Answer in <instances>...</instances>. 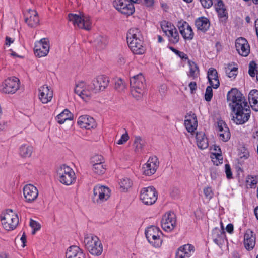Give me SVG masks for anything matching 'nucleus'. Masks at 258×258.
Instances as JSON below:
<instances>
[{"instance_id": "obj_6", "label": "nucleus", "mask_w": 258, "mask_h": 258, "mask_svg": "<svg viewBox=\"0 0 258 258\" xmlns=\"http://www.w3.org/2000/svg\"><path fill=\"white\" fill-rule=\"evenodd\" d=\"M0 219L3 227L7 231L15 229L19 223L18 215L12 210H7L3 212Z\"/></svg>"}, {"instance_id": "obj_16", "label": "nucleus", "mask_w": 258, "mask_h": 258, "mask_svg": "<svg viewBox=\"0 0 258 258\" xmlns=\"http://www.w3.org/2000/svg\"><path fill=\"white\" fill-rule=\"evenodd\" d=\"M159 165V162L157 157H150L147 162L143 165V174L148 176L154 174L158 169Z\"/></svg>"}, {"instance_id": "obj_2", "label": "nucleus", "mask_w": 258, "mask_h": 258, "mask_svg": "<svg viewBox=\"0 0 258 258\" xmlns=\"http://www.w3.org/2000/svg\"><path fill=\"white\" fill-rule=\"evenodd\" d=\"M126 39L128 45L134 54L141 55L145 52L142 35L138 29H130L127 33Z\"/></svg>"}, {"instance_id": "obj_53", "label": "nucleus", "mask_w": 258, "mask_h": 258, "mask_svg": "<svg viewBox=\"0 0 258 258\" xmlns=\"http://www.w3.org/2000/svg\"><path fill=\"white\" fill-rule=\"evenodd\" d=\"M225 173L227 178L230 179L232 177V173L231 171L230 166L228 164H225Z\"/></svg>"}, {"instance_id": "obj_41", "label": "nucleus", "mask_w": 258, "mask_h": 258, "mask_svg": "<svg viewBox=\"0 0 258 258\" xmlns=\"http://www.w3.org/2000/svg\"><path fill=\"white\" fill-rule=\"evenodd\" d=\"M91 164H92V166L104 164V159L101 155H95L91 159Z\"/></svg>"}, {"instance_id": "obj_63", "label": "nucleus", "mask_w": 258, "mask_h": 258, "mask_svg": "<svg viewBox=\"0 0 258 258\" xmlns=\"http://www.w3.org/2000/svg\"><path fill=\"white\" fill-rule=\"evenodd\" d=\"M126 62V59L124 57L122 56H120L118 59V62L120 64L122 65L125 64Z\"/></svg>"}, {"instance_id": "obj_25", "label": "nucleus", "mask_w": 258, "mask_h": 258, "mask_svg": "<svg viewBox=\"0 0 258 258\" xmlns=\"http://www.w3.org/2000/svg\"><path fill=\"white\" fill-rule=\"evenodd\" d=\"M26 23L31 27L37 26L39 22L37 13L35 10H29L25 14Z\"/></svg>"}, {"instance_id": "obj_58", "label": "nucleus", "mask_w": 258, "mask_h": 258, "mask_svg": "<svg viewBox=\"0 0 258 258\" xmlns=\"http://www.w3.org/2000/svg\"><path fill=\"white\" fill-rule=\"evenodd\" d=\"M225 8V7H224V4L222 2V1L221 0H218L217 4L216 6V10H217L220 9L221 8L222 9V8Z\"/></svg>"}, {"instance_id": "obj_46", "label": "nucleus", "mask_w": 258, "mask_h": 258, "mask_svg": "<svg viewBox=\"0 0 258 258\" xmlns=\"http://www.w3.org/2000/svg\"><path fill=\"white\" fill-rule=\"evenodd\" d=\"M212 86H208L206 89L205 99L207 101H210L213 96Z\"/></svg>"}, {"instance_id": "obj_17", "label": "nucleus", "mask_w": 258, "mask_h": 258, "mask_svg": "<svg viewBox=\"0 0 258 258\" xmlns=\"http://www.w3.org/2000/svg\"><path fill=\"white\" fill-rule=\"evenodd\" d=\"M178 27L182 37L185 40H191L194 37V33L189 24L184 21L178 23Z\"/></svg>"}, {"instance_id": "obj_11", "label": "nucleus", "mask_w": 258, "mask_h": 258, "mask_svg": "<svg viewBox=\"0 0 258 258\" xmlns=\"http://www.w3.org/2000/svg\"><path fill=\"white\" fill-rule=\"evenodd\" d=\"M110 196V189L105 186L97 185L93 189V200L97 204L102 203L107 201Z\"/></svg>"}, {"instance_id": "obj_42", "label": "nucleus", "mask_w": 258, "mask_h": 258, "mask_svg": "<svg viewBox=\"0 0 258 258\" xmlns=\"http://www.w3.org/2000/svg\"><path fill=\"white\" fill-rule=\"evenodd\" d=\"M212 161L216 165H218L223 162V157L220 153L215 152L211 156Z\"/></svg>"}, {"instance_id": "obj_32", "label": "nucleus", "mask_w": 258, "mask_h": 258, "mask_svg": "<svg viewBox=\"0 0 258 258\" xmlns=\"http://www.w3.org/2000/svg\"><path fill=\"white\" fill-rule=\"evenodd\" d=\"M195 25L197 28L202 32L206 31L210 25L209 20L204 17L198 18L195 21Z\"/></svg>"}, {"instance_id": "obj_13", "label": "nucleus", "mask_w": 258, "mask_h": 258, "mask_svg": "<svg viewBox=\"0 0 258 258\" xmlns=\"http://www.w3.org/2000/svg\"><path fill=\"white\" fill-rule=\"evenodd\" d=\"M161 223L162 228L164 231H172L176 226V218L175 214L171 212L166 213L163 216Z\"/></svg>"}, {"instance_id": "obj_29", "label": "nucleus", "mask_w": 258, "mask_h": 258, "mask_svg": "<svg viewBox=\"0 0 258 258\" xmlns=\"http://www.w3.org/2000/svg\"><path fill=\"white\" fill-rule=\"evenodd\" d=\"M66 258H85V255L79 247L71 246L66 252Z\"/></svg>"}, {"instance_id": "obj_40", "label": "nucleus", "mask_w": 258, "mask_h": 258, "mask_svg": "<svg viewBox=\"0 0 258 258\" xmlns=\"http://www.w3.org/2000/svg\"><path fill=\"white\" fill-rule=\"evenodd\" d=\"M258 183V177L256 176H248L246 178L247 185L250 188H253Z\"/></svg>"}, {"instance_id": "obj_22", "label": "nucleus", "mask_w": 258, "mask_h": 258, "mask_svg": "<svg viewBox=\"0 0 258 258\" xmlns=\"http://www.w3.org/2000/svg\"><path fill=\"white\" fill-rule=\"evenodd\" d=\"M235 47L238 53L241 56H247L250 52V46L247 41L244 38L236 39Z\"/></svg>"}, {"instance_id": "obj_31", "label": "nucleus", "mask_w": 258, "mask_h": 258, "mask_svg": "<svg viewBox=\"0 0 258 258\" xmlns=\"http://www.w3.org/2000/svg\"><path fill=\"white\" fill-rule=\"evenodd\" d=\"M196 138L197 144L199 148L203 150L208 147V139L205 137L204 133L202 132L197 133Z\"/></svg>"}, {"instance_id": "obj_45", "label": "nucleus", "mask_w": 258, "mask_h": 258, "mask_svg": "<svg viewBox=\"0 0 258 258\" xmlns=\"http://www.w3.org/2000/svg\"><path fill=\"white\" fill-rule=\"evenodd\" d=\"M170 42L173 44H176L178 42L179 40V36L177 30H175L173 32L172 34L168 37Z\"/></svg>"}, {"instance_id": "obj_9", "label": "nucleus", "mask_w": 258, "mask_h": 258, "mask_svg": "<svg viewBox=\"0 0 258 258\" xmlns=\"http://www.w3.org/2000/svg\"><path fill=\"white\" fill-rule=\"evenodd\" d=\"M157 192L153 186H149L141 189L140 198L142 202L147 205H151L157 199Z\"/></svg>"}, {"instance_id": "obj_57", "label": "nucleus", "mask_w": 258, "mask_h": 258, "mask_svg": "<svg viewBox=\"0 0 258 258\" xmlns=\"http://www.w3.org/2000/svg\"><path fill=\"white\" fill-rule=\"evenodd\" d=\"M140 2L143 3L147 7H151L154 4L153 0H140Z\"/></svg>"}, {"instance_id": "obj_35", "label": "nucleus", "mask_w": 258, "mask_h": 258, "mask_svg": "<svg viewBox=\"0 0 258 258\" xmlns=\"http://www.w3.org/2000/svg\"><path fill=\"white\" fill-rule=\"evenodd\" d=\"M73 118V115L67 109H64L56 117L57 122L60 124H63L67 120H71Z\"/></svg>"}, {"instance_id": "obj_1", "label": "nucleus", "mask_w": 258, "mask_h": 258, "mask_svg": "<svg viewBox=\"0 0 258 258\" xmlns=\"http://www.w3.org/2000/svg\"><path fill=\"white\" fill-rule=\"evenodd\" d=\"M227 100L233 111L234 121L237 124L246 122L250 117V110L248 103L236 89H232L227 94Z\"/></svg>"}, {"instance_id": "obj_50", "label": "nucleus", "mask_w": 258, "mask_h": 258, "mask_svg": "<svg viewBox=\"0 0 258 258\" xmlns=\"http://www.w3.org/2000/svg\"><path fill=\"white\" fill-rule=\"evenodd\" d=\"M255 68H256V63L253 61L250 62L249 63V70H248V73L250 76H251V77L254 76Z\"/></svg>"}, {"instance_id": "obj_54", "label": "nucleus", "mask_w": 258, "mask_h": 258, "mask_svg": "<svg viewBox=\"0 0 258 258\" xmlns=\"http://www.w3.org/2000/svg\"><path fill=\"white\" fill-rule=\"evenodd\" d=\"M97 42L99 44L100 42V48H103L106 45V40L105 38L99 37L97 40Z\"/></svg>"}, {"instance_id": "obj_18", "label": "nucleus", "mask_w": 258, "mask_h": 258, "mask_svg": "<svg viewBox=\"0 0 258 258\" xmlns=\"http://www.w3.org/2000/svg\"><path fill=\"white\" fill-rule=\"evenodd\" d=\"M23 195L27 202L32 203L38 197V190L33 185L27 184L23 187Z\"/></svg>"}, {"instance_id": "obj_3", "label": "nucleus", "mask_w": 258, "mask_h": 258, "mask_svg": "<svg viewBox=\"0 0 258 258\" xmlns=\"http://www.w3.org/2000/svg\"><path fill=\"white\" fill-rule=\"evenodd\" d=\"M84 244L85 248L93 255L99 256L103 252V245L99 238L92 234H86L84 237Z\"/></svg>"}, {"instance_id": "obj_60", "label": "nucleus", "mask_w": 258, "mask_h": 258, "mask_svg": "<svg viewBox=\"0 0 258 258\" xmlns=\"http://www.w3.org/2000/svg\"><path fill=\"white\" fill-rule=\"evenodd\" d=\"M226 231L229 233H232L233 231V225L232 224H228L226 227Z\"/></svg>"}, {"instance_id": "obj_8", "label": "nucleus", "mask_w": 258, "mask_h": 258, "mask_svg": "<svg viewBox=\"0 0 258 258\" xmlns=\"http://www.w3.org/2000/svg\"><path fill=\"white\" fill-rule=\"evenodd\" d=\"M145 233L148 242L154 247L157 248L161 246L162 243L161 238L162 232L159 228L151 226L146 229Z\"/></svg>"}, {"instance_id": "obj_26", "label": "nucleus", "mask_w": 258, "mask_h": 258, "mask_svg": "<svg viewBox=\"0 0 258 258\" xmlns=\"http://www.w3.org/2000/svg\"><path fill=\"white\" fill-rule=\"evenodd\" d=\"M77 123L81 128L90 129L96 126L94 119L88 115H82L78 118Z\"/></svg>"}, {"instance_id": "obj_47", "label": "nucleus", "mask_w": 258, "mask_h": 258, "mask_svg": "<svg viewBox=\"0 0 258 258\" xmlns=\"http://www.w3.org/2000/svg\"><path fill=\"white\" fill-rule=\"evenodd\" d=\"M30 226L33 230L32 232V234H34L36 231H38L40 229V224L36 221L32 219H31L30 222Z\"/></svg>"}, {"instance_id": "obj_49", "label": "nucleus", "mask_w": 258, "mask_h": 258, "mask_svg": "<svg viewBox=\"0 0 258 258\" xmlns=\"http://www.w3.org/2000/svg\"><path fill=\"white\" fill-rule=\"evenodd\" d=\"M204 194L206 199L210 200L213 196L214 194L210 187H207L204 189Z\"/></svg>"}, {"instance_id": "obj_27", "label": "nucleus", "mask_w": 258, "mask_h": 258, "mask_svg": "<svg viewBox=\"0 0 258 258\" xmlns=\"http://www.w3.org/2000/svg\"><path fill=\"white\" fill-rule=\"evenodd\" d=\"M221 229L215 228L212 231V239L216 244L222 245L225 237L223 223L221 222Z\"/></svg>"}, {"instance_id": "obj_20", "label": "nucleus", "mask_w": 258, "mask_h": 258, "mask_svg": "<svg viewBox=\"0 0 258 258\" xmlns=\"http://www.w3.org/2000/svg\"><path fill=\"white\" fill-rule=\"evenodd\" d=\"M216 131L220 140L227 142L230 139V133L229 129L223 120H220L217 121Z\"/></svg>"}, {"instance_id": "obj_43", "label": "nucleus", "mask_w": 258, "mask_h": 258, "mask_svg": "<svg viewBox=\"0 0 258 258\" xmlns=\"http://www.w3.org/2000/svg\"><path fill=\"white\" fill-rule=\"evenodd\" d=\"M160 26L163 32L166 34L170 29L173 28L174 25L168 21H162L161 22Z\"/></svg>"}, {"instance_id": "obj_23", "label": "nucleus", "mask_w": 258, "mask_h": 258, "mask_svg": "<svg viewBox=\"0 0 258 258\" xmlns=\"http://www.w3.org/2000/svg\"><path fill=\"white\" fill-rule=\"evenodd\" d=\"M184 125L187 131L193 134L198 126V121L196 114L192 112L187 113L185 117Z\"/></svg>"}, {"instance_id": "obj_62", "label": "nucleus", "mask_w": 258, "mask_h": 258, "mask_svg": "<svg viewBox=\"0 0 258 258\" xmlns=\"http://www.w3.org/2000/svg\"><path fill=\"white\" fill-rule=\"evenodd\" d=\"M189 87L192 92L194 90H195L197 88V84L195 82H191L189 84Z\"/></svg>"}, {"instance_id": "obj_64", "label": "nucleus", "mask_w": 258, "mask_h": 258, "mask_svg": "<svg viewBox=\"0 0 258 258\" xmlns=\"http://www.w3.org/2000/svg\"><path fill=\"white\" fill-rule=\"evenodd\" d=\"M177 29L175 28V27L174 26H173V28H171V29H170V30L168 32V33H167L166 34H165V35L168 37L169 36H170V35H171V34H172L173 32H174L175 30H176Z\"/></svg>"}, {"instance_id": "obj_38", "label": "nucleus", "mask_w": 258, "mask_h": 258, "mask_svg": "<svg viewBox=\"0 0 258 258\" xmlns=\"http://www.w3.org/2000/svg\"><path fill=\"white\" fill-rule=\"evenodd\" d=\"M189 71L188 72V75L189 77L192 78L197 77L199 74V70L197 65L194 63H189Z\"/></svg>"}, {"instance_id": "obj_48", "label": "nucleus", "mask_w": 258, "mask_h": 258, "mask_svg": "<svg viewBox=\"0 0 258 258\" xmlns=\"http://www.w3.org/2000/svg\"><path fill=\"white\" fill-rule=\"evenodd\" d=\"M115 88L119 91H123L125 86L123 83V81L121 79H118L115 83Z\"/></svg>"}, {"instance_id": "obj_36", "label": "nucleus", "mask_w": 258, "mask_h": 258, "mask_svg": "<svg viewBox=\"0 0 258 258\" xmlns=\"http://www.w3.org/2000/svg\"><path fill=\"white\" fill-rule=\"evenodd\" d=\"M225 72L229 78L234 79L237 75L238 68L231 64H229L226 68Z\"/></svg>"}, {"instance_id": "obj_51", "label": "nucleus", "mask_w": 258, "mask_h": 258, "mask_svg": "<svg viewBox=\"0 0 258 258\" xmlns=\"http://www.w3.org/2000/svg\"><path fill=\"white\" fill-rule=\"evenodd\" d=\"M129 139V136L127 132H126L125 134H123L120 139L117 141L116 142L117 144L118 145H122L126 142Z\"/></svg>"}, {"instance_id": "obj_28", "label": "nucleus", "mask_w": 258, "mask_h": 258, "mask_svg": "<svg viewBox=\"0 0 258 258\" xmlns=\"http://www.w3.org/2000/svg\"><path fill=\"white\" fill-rule=\"evenodd\" d=\"M244 244L245 248L248 250H252L254 247L255 237L252 231H246L244 236Z\"/></svg>"}, {"instance_id": "obj_7", "label": "nucleus", "mask_w": 258, "mask_h": 258, "mask_svg": "<svg viewBox=\"0 0 258 258\" xmlns=\"http://www.w3.org/2000/svg\"><path fill=\"white\" fill-rule=\"evenodd\" d=\"M68 19L74 26H76L79 28L86 30H89L91 28L92 22L90 17L83 13L69 14Z\"/></svg>"}, {"instance_id": "obj_59", "label": "nucleus", "mask_w": 258, "mask_h": 258, "mask_svg": "<svg viewBox=\"0 0 258 258\" xmlns=\"http://www.w3.org/2000/svg\"><path fill=\"white\" fill-rule=\"evenodd\" d=\"M20 240L22 243V247H24L26 245L25 243L26 242V236L25 235V232L23 233V234L20 238Z\"/></svg>"}, {"instance_id": "obj_4", "label": "nucleus", "mask_w": 258, "mask_h": 258, "mask_svg": "<svg viewBox=\"0 0 258 258\" xmlns=\"http://www.w3.org/2000/svg\"><path fill=\"white\" fill-rule=\"evenodd\" d=\"M131 93L137 100L142 98L145 90V78L142 73L134 76L130 79Z\"/></svg>"}, {"instance_id": "obj_34", "label": "nucleus", "mask_w": 258, "mask_h": 258, "mask_svg": "<svg viewBox=\"0 0 258 258\" xmlns=\"http://www.w3.org/2000/svg\"><path fill=\"white\" fill-rule=\"evenodd\" d=\"M248 99L251 108L258 111V90H252L249 93Z\"/></svg>"}, {"instance_id": "obj_10", "label": "nucleus", "mask_w": 258, "mask_h": 258, "mask_svg": "<svg viewBox=\"0 0 258 258\" xmlns=\"http://www.w3.org/2000/svg\"><path fill=\"white\" fill-rule=\"evenodd\" d=\"M20 88V81L16 77L9 78L2 84L1 91L5 94H14Z\"/></svg>"}, {"instance_id": "obj_30", "label": "nucleus", "mask_w": 258, "mask_h": 258, "mask_svg": "<svg viewBox=\"0 0 258 258\" xmlns=\"http://www.w3.org/2000/svg\"><path fill=\"white\" fill-rule=\"evenodd\" d=\"M207 75L210 85L215 89L218 88L220 85V82L216 70L213 68H209Z\"/></svg>"}, {"instance_id": "obj_15", "label": "nucleus", "mask_w": 258, "mask_h": 258, "mask_svg": "<svg viewBox=\"0 0 258 258\" xmlns=\"http://www.w3.org/2000/svg\"><path fill=\"white\" fill-rule=\"evenodd\" d=\"M49 49V41L45 38L36 42L34 48L35 55L39 57L46 56L48 54Z\"/></svg>"}, {"instance_id": "obj_19", "label": "nucleus", "mask_w": 258, "mask_h": 258, "mask_svg": "<svg viewBox=\"0 0 258 258\" xmlns=\"http://www.w3.org/2000/svg\"><path fill=\"white\" fill-rule=\"evenodd\" d=\"M39 99L43 104L50 102L53 98V91L51 88L46 85H43L39 88Z\"/></svg>"}, {"instance_id": "obj_56", "label": "nucleus", "mask_w": 258, "mask_h": 258, "mask_svg": "<svg viewBox=\"0 0 258 258\" xmlns=\"http://www.w3.org/2000/svg\"><path fill=\"white\" fill-rule=\"evenodd\" d=\"M218 13V15L221 18H223L226 16V11L225 8H221L220 9L216 10Z\"/></svg>"}, {"instance_id": "obj_21", "label": "nucleus", "mask_w": 258, "mask_h": 258, "mask_svg": "<svg viewBox=\"0 0 258 258\" xmlns=\"http://www.w3.org/2000/svg\"><path fill=\"white\" fill-rule=\"evenodd\" d=\"M109 79L105 75H99L92 81L93 90L95 92L103 91L108 85Z\"/></svg>"}, {"instance_id": "obj_61", "label": "nucleus", "mask_w": 258, "mask_h": 258, "mask_svg": "<svg viewBox=\"0 0 258 258\" xmlns=\"http://www.w3.org/2000/svg\"><path fill=\"white\" fill-rule=\"evenodd\" d=\"M14 42V39L10 37L6 36L5 44L10 46Z\"/></svg>"}, {"instance_id": "obj_14", "label": "nucleus", "mask_w": 258, "mask_h": 258, "mask_svg": "<svg viewBox=\"0 0 258 258\" xmlns=\"http://www.w3.org/2000/svg\"><path fill=\"white\" fill-rule=\"evenodd\" d=\"M113 5L118 11L125 15H131L135 11L133 3L127 0H114Z\"/></svg>"}, {"instance_id": "obj_52", "label": "nucleus", "mask_w": 258, "mask_h": 258, "mask_svg": "<svg viewBox=\"0 0 258 258\" xmlns=\"http://www.w3.org/2000/svg\"><path fill=\"white\" fill-rule=\"evenodd\" d=\"M200 1L205 8H209L213 5L212 0H200Z\"/></svg>"}, {"instance_id": "obj_5", "label": "nucleus", "mask_w": 258, "mask_h": 258, "mask_svg": "<svg viewBox=\"0 0 258 258\" xmlns=\"http://www.w3.org/2000/svg\"><path fill=\"white\" fill-rule=\"evenodd\" d=\"M56 176L61 183L68 186L73 184L76 179L74 170L65 164L61 165L57 168Z\"/></svg>"}, {"instance_id": "obj_24", "label": "nucleus", "mask_w": 258, "mask_h": 258, "mask_svg": "<svg viewBox=\"0 0 258 258\" xmlns=\"http://www.w3.org/2000/svg\"><path fill=\"white\" fill-rule=\"evenodd\" d=\"M194 246L189 244L180 246L176 253V258H189L195 252Z\"/></svg>"}, {"instance_id": "obj_37", "label": "nucleus", "mask_w": 258, "mask_h": 258, "mask_svg": "<svg viewBox=\"0 0 258 258\" xmlns=\"http://www.w3.org/2000/svg\"><path fill=\"white\" fill-rule=\"evenodd\" d=\"M120 188L123 191H127L132 185V182L128 178H123L119 182Z\"/></svg>"}, {"instance_id": "obj_55", "label": "nucleus", "mask_w": 258, "mask_h": 258, "mask_svg": "<svg viewBox=\"0 0 258 258\" xmlns=\"http://www.w3.org/2000/svg\"><path fill=\"white\" fill-rule=\"evenodd\" d=\"M172 51L174 52L176 54H177L182 59H187V56L186 54H185L183 52L179 51L177 50H176L174 48L172 49Z\"/></svg>"}, {"instance_id": "obj_39", "label": "nucleus", "mask_w": 258, "mask_h": 258, "mask_svg": "<svg viewBox=\"0 0 258 258\" xmlns=\"http://www.w3.org/2000/svg\"><path fill=\"white\" fill-rule=\"evenodd\" d=\"M92 171L98 175H101L105 173L106 171V166L104 164H98L92 166Z\"/></svg>"}, {"instance_id": "obj_33", "label": "nucleus", "mask_w": 258, "mask_h": 258, "mask_svg": "<svg viewBox=\"0 0 258 258\" xmlns=\"http://www.w3.org/2000/svg\"><path fill=\"white\" fill-rule=\"evenodd\" d=\"M33 152V148L28 144H23L19 148V153L20 156L23 158H29L31 156Z\"/></svg>"}, {"instance_id": "obj_12", "label": "nucleus", "mask_w": 258, "mask_h": 258, "mask_svg": "<svg viewBox=\"0 0 258 258\" xmlns=\"http://www.w3.org/2000/svg\"><path fill=\"white\" fill-rule=\"evenodd\" d=\"M93 90V87L87 85L84 82H81L76 85L74 91L84 101L87 102L91 99Z\"/></svg>"}, {"instance_id": "obj_44", "label": "nucleus", "mask_w": 258, "mask_h": 258, "mask_svg": "<svg viewBox=\"0 0 258 258\" xmlns=\"http://www.w3.org/2000/svg\"><path fill=\"white\" fill-rule=\"evenodd\" d=\"M134 146L135 147V151L139 152L143 148V141L140 137L137 136L135 137L134 143Z\"/></svg>"}]
</instances>
